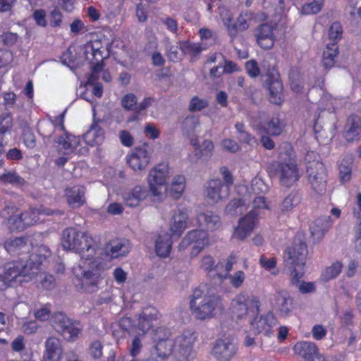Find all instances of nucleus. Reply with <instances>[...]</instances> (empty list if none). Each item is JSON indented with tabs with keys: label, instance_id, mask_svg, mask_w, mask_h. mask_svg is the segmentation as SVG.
Wrapping results in <instances>:
<instances>
[{
	"label": "nucleus",
	"instance_id": "obj_14",
	"mask_svg": "<svg viewBox=\"0 0 361 361\" xmlns=\"http://www.w3.org/2000/svg\"><path fill=\"white\" fill-rule=\"evenodd\" d=\"M238 352L235 339L230 336L219 338L213 343L211 354L217 361H230Z\"/></svg>",
	"mask_w": 361,
	"mask_h": 361
},
{
	"label": "nucleus",
	"instance_id": "obj_1",
	"mask_svg": "<svg viewBox=\"0 0 361 361\" xmlns=\"http://www.w3.org/2000/svg\"><path fill=\"white\" fill-rule=\"evenodd\" d=\"M61 246L65 250L78 254L81 260L72 268L75 286L85 293H94L103 279V270L94 259L97 250L94 238L87 233L73 227L64 229Z\"/></svg>",
	"mask_w": 361,
	"mask_h": 361
},
{
	"label": "nucleus",
	"instance_id": "obj_53",
	"mask_svg": "<svg viewBox=\"0 0 361 361\" xmlns=\"http://www.w3.org/2000/svg\"><path fill=\"white\" fill-rule=\"evenodd\" d=\"M38 131L43 137H45L50 138L53 137L54 138L56 136H54L53 135L54 133V125L51 121H48V120L42 121L39 123Z\"/></svg>",
	"mask_w": 361,
	"mask_h": 361
},
{
	"label": "nucleus",
	"instance_id": "obj_3",
	"mask_svg": "<svg viewBox=\"0 0 361 361\" xmlns=\"http://www.w3.org/2000/svg\"><path fill=\"white\" fill-rule=\"evenodd\" d=\"M293 148L288 142L279 147V160L273 161L269 172L280 185L287 188L293 185L300 178L298 167L292 157Z\"/></svg>",
	"mask_w": 361,
	"mask_h": 361
},
{
	"label": "nucleus",
	"instance_id": "obj_5",
	"mask_svg": "<svg viewBox=\"0 0 361 361\" xmlns=\"http://www.w3.org/2000/svg\"><path fill=\"white\" fill-rule=\"evenodd\" d=\"M37 264L13 261L0 266V290H4L13 283H22L32 280L37 273Z\"/></svg>",
	"mask_w": 361,
	"mask_h": 361
},
{
	"label": "nucleus",
	"instance_id": "obj_50",
	"mask_svg": "<svg viewBox=\"0 0 361 361\" xmlns=\"http://www.w3.org/2000/svg\"><path fill=\"white\" fill-rule=\"evenodd\" d=\"M343 264L340 262H335L329 267H327L322 274L324 281H328L337 277L341 272Z\"/></svg>",
	"mask_w": 361,
	"mask_h": 361
},
{
	"label": "nucleus",
	"instance_id": "obj_40",
	"mask_svg": "<svg viewBox=\"0 0 361 361\" xmlns=\"http://www.w3.org/2000/svg\"><path fill=\"white\" fill-rule=\"evenodd\" d=\"M261 126L267 134L274 136L280 135L283 128V124L277 117L272 118L269 121L262 123Z\"/></svg>",
	"mask_w": 361,
	"mask_h": 361
},
{
	"label": "nucleus",
	"instance_id": "obj_29",
	"mask_svg": "<svg viewBox=\"0 0 361 361\" xmlns=\"http://www.w3.org/2000/svg\"><path fill=\"white\" fill-rule=\"evenodd\" d=\"M269 91V100L275 104H281L283 101V84L279 75L276 73L270 75L267 80Z\"/></svg>",
	"mask_w": 361,
	"mask_h": 361
},
{
	"label": "nucleus",
	"instance_id": "obj_59",
	"mask_svg": "<svg viewBox=\"0 0 361 361\" xmlns=\"http://www.w3.org/2000/svg\"><path fill=\"white\" fill-rule=\"evenodd\" d=\"M35 317L41 321L45 322L50 318L51 309L49 305H45L34 311Z\"/></svg>",
	"mask_w": 361,
	"mask_h": 361
},
{
	"label": "nucleus",
	"instance_id": "obj_11",
	"mask_svg": "<svg viewBox=\"0 0 361 361\" xmlns=\"http://www.w3.org/2000/svg\"><path fill=\"white\" fill-rule=\"evenodd\" d=\"M209 245L208 233L203 230H192L183 238L178 245L180 251L191 247L190 255L192 257L197 256L206 247Z\"/></svg>",
	"mask_w": 361,
	"mask_h": 361
},
{
	"label": "nucleus",
	"instance_id": "obj_19",
	"mask_svg": "<svg viewBox=\"0 0 361 361\" xmlns=\"http://www.w3.org/2000/svg\"><path fill=\"white\" fill-rule=\"evenodd\" d=\"M149 192L145 186L137 185L121 194L122 200L130 208L140 207L148 198Z\"/></svg>",
	"mask_w": 361,
	"mask_h": 361
},
{
	"label": "nucleus",
	"instance_id": "obj_42",
	"mask_svg": "<svg viewBox=\"0 0 361 361\" xmlns=\"http://www.w3.org/2000/svg\"><path fill=\"white\" fill-rule=\"evenodd\" d=\"M200 126L199 118L195 116H188L185 118L181 124V130L184 135L192 136L196 128Z\"/></svg>",
	"mask_w": 361,
	"mask_h": 361
},
{
	"label": "nucleus",
	"instance_id": "obj_51",
	"mask_svg": "<svg viewBox=\"0 0 361 361\" xmlns=\"http://www.w3.org/2000/svg\"><path fill=\"white\" fill-rule=\"evenodd\" d=\"M180 48L185 54H190L192 56H196L206 47H203L199 43H192L188 42H183Z\"/></svg>",
	"mask_w": 361,
	"mask_h": 361
},
{
	"label": "nucleus",
	"instance_id": "obj_21",
	"mask_svg": "<svg viewBox=\"0 0 361 361\" xmlns=\"http://www.w3.org/2000/svg\"><path fill=\"white\" fill-rule=\"evenodd\" d=\"M293 350L307 361H325L324 356L319 353L318 348L313 342H298L294 345Z\"/></svg>",
	"mask_w": 361,
	"mask_h": 361
},
{
	"label": "nucleus",
	"instance_id": "obj_9",
	"mask_svg": "<svg viewBox=\"0 0 361 361\" xmlns=\"http://www.w3.org/2000/svg\"><path fill=\"white\" fill-rule=\"evenodd\" d=\"M55 213L61 214L59 211H54L44 207L30 208L20 215L10 216L8 219V223L13 229L23 231L27 227L43 221L42 216L53 215Z\"/></svg>",
	"mask_w": 361,
	"mask_h": 361
},
{
	"label": "nucleus",
	"instance_id": "obj_25",
	"mask_svg": "<svg viewBox=\"0 0 361 361\" xmlns=\"http://www.w3.org/2000/svg\"><path fill=\"white\" fill-rule=\"evenodd\" d=\"M188 214L185 209L174 211L170 224L171 236L179 238L187 228Z\"/></svg>",
	"mask_w": 361,
	"mask_h": 361
},
{
	"label": "nucleus",
	"instance_id": "obj_58",
	"mask_svg": "<svg viewBox=\"0 0 361 361\" xmlns=\"http://www.w3.org/2000/svg\"><path fill=\"white\" fill-rule=\"evenodd\" d=\"M228 279L230 280L231 285L235 288H240L245 279V274L243 271H237L233 274H229Z\"/></svg>",
	"mask_w": 361,
	"mask_h": 361
},
{
	"label": "nucleus",
	"instance_id": "obj_60",
	"mask_svg": "<svg viewBox=\"0 0 361 361\" xmlns=\"http://www.w3.org/2000/svg\"><path fill=\"white\" fill-rule=\"evenodd\" d=\"M252 18V13L250 12L247 11L240 13L237 19L238 27L240 32L245 31L249 27L247 20Z\"/></svg>",
	"mask_w": 361,
	"mask_h": 361
},
{
	"label": "nucleus",
	"instance_id": "obj_23",
	"mask_svg": "<svg viewBox=\"0 0 361 361\" xmlns=\"http://www.w3.org/2000/svg\"><path fill=\"white\" fill-rule=\"evenodd\" d=\"M54 141L56 144V147L59 152L64 154H69L73 152L79 146L81 138L64 131V133L56 135Z\"/></svg>",
	"mask_w": 361,
	"mask_h": 361
},
{
	"label": "nucleus",
	"instance_id": "obj_30",
	"mask_svg": "<svg viewBox=\"0 0 361 361\" xmlns=\"http://www.w3.org/2000/svg\"><path fill=\"white\" fill-rule=\"evenodd\" d=\"M43 361H58L61 357L62 347L59 338L49 337L45 341Z\"/></svg>",
	"mask_w": 361,
	"mask_h": 361
},
{
	"label": "nucleus",
	"instance_id": "obj_57",
	"mask_svg": "<svg viewBox=\"0 0 361 361\" xmlns=\"http://www.w3.org/2000/svg\"><path fill=\"white\" fill-rule=\"evenodd\" d=\"M208 106V102L206 99H200L198 97H193L189 104V110L190 111H199L206 108Z\"/></svg>",
	"mask_w": 361,
	"mask_h": 361
},
{
	"label": "nucleus",
	"instance_id": "obj_4",
	"mask_svg": "<svg viewBox=\"0 0 361 361\" xmlns=\"http://www.w3.org/2000/svg\"><path fill=\"white\" fill-rule=\"evenodd\" d=\"M190 309L197 319L207 320L223 312L224 307L219 296L206 294L196 288L190 298Z\"/></svg>",
	"mask_w": 361,
	"mask_h": 361
},
{
	"label": "nucleus",
	"instance_id": "obj_43",
	"mask_svg": "<svg viewBox=\"0 0 361 361\" xmlns=\"http://www.w3.org/2000/svg\"><path fill=\"white\" fill-rule=\"evenodd\" d=\"M185 188V178L182 175L176 176L171 183V193L176 198H179Z\"/></svg>",
	"mask_w": 361,
	"mask_h": 361
},
{
	"label": "nucleus",
	"instance_id": "obj_18",
	"mask_svg": "<svg viewBox=\"0 0 361 361\" xmlns=\"http://www.w3.org/2000/svg\"><path fill=\"white\" fill-rule=\"evenodd\" d=\"M128 240L116 238L109 240L104 245L99 255L106 259H114L126 256L130 250Z\"/></svg>",
	"mask_w": 361,
	"mask_h": 361
},
{
	"label": "nucleus",
	"instance_id": "obj_56",
	"mask_svg": "<svg viewBox=\"0 0 361 361\" xmlns=\"http://www.w3.org/2000/svg\"><path fill=\"white\" fill-rule=\"evenodd\" d=\"M119 326L123 330L128 332L130 336L136 333V324L130 317H122L119 321Z\"/></svg>",
	"mask_w": 361,
	"mask_h": 361
},
{
	"label": "nucleus",
	"instance_id": "obj_55",
	"mask_svg": "<svg viewBox=\"0 0 361 361\" xmlns=\"http://www.w3.org/2000/svg\"><path fill=\"white\" fill-rule=\"evenodd\" d=\"M215 260L211 255H204L202 257L200 267L208 274H212L214 269Z\"/></svg>",
	"mask_w": 361,
	"mask_h": 361
},
{
	"label": "nucleus",
	"instance_id": "obj_16",
	"mask_svg": "<svg viewBox=\"0 0 361 361\" xmlns=\"http://www.w3.org/2000/svg\"><path fill=\"white\" fill-rule=\"evenodd\" d=\"M278 324L276 317L271 312L264 314H257L250 322V330L255 334H263L270 337L274 334V328Z\"/></svg>",
	"mask_w": 361,
	"mask_h": 361
},
{
	"label": "nucleus",
	"instance_id": "obj_49",
	"mask_svg": "<svg viewBox=\"0 0 361 361\" xmlns=\"http://www.w3.org/2000/svg\"><path fill=\"white\" fill-rule=\"evenodd\" d=\"M214 150V144L211 140H206L200 145L199 149L195 151L194 156L197 159L210 158Z\"/></svg>",
	"mask_w": 361,
	"mask_h": 361
},
{
	"label": "nucleus",
	"instance_id": "obj_15",
	"mask_svg": "<svg viewBox=\"0 0 361 361\" xmlns=\"http://www.w3.org/2000/svg\"><path fill=\"white\" fill-rule=\"evenodd\" d=\"M169 176V168L166 164H159L150 170L147 183L149 190L154 197L161 195L162 189L166 188Z\"/></svg>",
	"mask_w": 361,
	"mask_h": 361
},
{
	"label": "nucleus",
	"instance_id": "obj_8",
	"mask_svg": "<svg viewBox=\"0 0 361 361\" xmlns=\"http://www.w3.org/2000/svg\"><path fill=\"white\" fill-rule=\"evenodd\" d=\"M253 209L246 216L239 220L238 226L235 228L233 237L243 240L248 237L254 230L259 214L255 209H269L264 197H256L252 201Z\"/></svg>",
	"mask_w": 361,
	"mask_h": 361
},
{
	"label": "nucleus",
	"instance_id": "obj_62",
	"mask_svg": "<svg viewBox=\"0 0 361 361\" xmlns=\"http://www.w3.org/2000/svg\"><path fill=\"white\" fill-rule=\"evenodd\" d=\"M259 265L267 271H271L276 266V259L275 257H267L262 255L259 259Z\"/></svg>",
	"mask_w": 361,
	"mask_h": 361
},
{
	"label": "nucleus",
	"instance_id": "obj_10",
	"mask_svg": "<svg viewBox=\"0 0 361 361\" xmlns=\"http://www.w3.org/2000/svg\"><path fill=\"white\" fill-rule=\"evenodd\" d=\"M51 322L54 329L68 341L76 339L81 332L80 324L72 321L61 312L52 315Z\"/></svg>",
	"mask_w": 361,
	"mask_h": 361
},
{
	"label": "nucleus",
	"instance_id": "obj_52",
	"mask_svg": "<svg viewBox=\"0 0 361 361\" xmlns=\"http://www.w3.org/2000/svg\"><path fill=\"white\" fill-rule=\"evenodd\" d=\"M0 180L5 183L16 185H23L25 183L23 178L19 176L16 173L11 171H8L0 175Z\"/></svg>",
	"mask_w": 361,
	"mask_h": 361
},
{
	"label": "nucleus",
	"instance_id": "obj_22",
	"mask_svg": "<svg viewBox=\"0 0 361 361\" xmlns=\"http://www.w3.org/2000/svg\"><path fill=\"white\" fill-rule=\"evenodd\" d=\"M149 159V153L145 147H137L126 157L128 166L136 172L145 169Z\"/></svg>",
	"mask_w": 361,
	"mask_h": 361
},
{
	"label": "nucleus",
	"instance_id": "obj_64",
	"mask_svg": "<svg viewBox=\"0 0 361 361\" xmlns=\"http://www.w3.org/2000/svg\"><path fill=\"white\" fill-rule=\"evenodd\" d=\"M342 27L339 23H334L329 30V38L334 42L341 38L342 36Z\"/></svg>",
	"mask_w": 361,
	"mask_h": 361
},
{
	"label": "nucleus",
	"instance_id": "obj_41",
	"mask_svg": "<svg viewBox=\"0 0 361 361\" xmlns=\"http://www.w3.org/2000/svg\"><path fill=\"white\" fill-rule=\"evenodd\" d=\"M300 202V196L295 192H291L283 200L279 205V209L282 213L288 214L292 212Z\"/></svg>",
	"mask_w": 361,
	"mask_h": 361
},
{
	"label": "nucleus",
	"instance_id": "obj_20",
	"mask_svg": "<svg viewBox=\"0 0 361 361\" xmlns=\"http://www.w3.org/2000/svg\"><path fill=\"white\" fill-rule=\"evenodd\" d=\"M230 193L228 185L220 179H212L207 183L205 190L206 198L211 204H216L226 200Z\"/></svg>",
	"mask_w": 361,
	"mask_h": 361
},
{
	"label": "nucleus",
	"instance_id": "obj_46",
	"mask_svg": "<svg viewBox=\"0 0 361 361\" xmlns=\"http://www.w3.org/2000/svg\"><path fill=\"white\" fill-rule=\"evenodd\" d=\"M235 128L238 134L237 138L240 142L246 143L250 145L255 143L254 137L246 130L245 126L243 123L237 122L235 124Z\"/></svg>",
	"mask_w": 361,
	"mask_h": 361
},
{
	"label": "nucleus",
	"instance_id": "obj_33",
	"mask_svg": "<svg viewBox=\"0 0 361 361\" xmlns=\"http://www.w3.org/2000/svg\"><path fill=\"white\" fill-rule=\"evenodd\" d=\"M331 225V218L329 216L317 219L310 226L311 235L314 242H319L324 233Z\"/></svg>",
	"mask_w": 361,
	"mask_h": 361
},
{
	"label": "nucleus",
	"instance_id": "obj_38",
	"mask_svg": "<svg viewBox=\"0 0 361 361\" xmlns=\"http://www.w3.org/2000/svg\"><path fill=\"white\" fill-rule=\"evenodd\" d=\"M130 336V341L128 343L127 348L130 355L135 357L141 353L145 336L143 334L135 333Z\"/></svg>",
	"mask_w": 361,
	"mask_h": 361
},
{
	"label": "nucleus",
	"instance_id": "obj_12",
	"mask_svg": "<svg viewBox=\"0 0 361 361\" xmlns=\"http://www.w3.org/2000/svg\"><path fill=\"white\" fill-rule=\"evenodd\" d=\"M261 302L257 296H248L243 293L237 295L231 301V312L238 319L245 317L248 311L259 313Z\"/></svg>",
	"mask_w": 361,
	"mask_h": 361
},
{
	"label": "nucleus",
	"instance_id": "obj_17",
	"mask_svg": "<svg viewBox=\"0 0 361 361\" xmlns=\"http://www.w3.org/2000/svg\"><path fill=\"white\" fill-rule=\"evenodd\" d=\"M286 260L292 265L293 269L304 271L307 256L306 243L299 238L294 240L293 245L286 251Z\"/></svg>",
	"mask_w": 361,
	"mask_h": 361
},
{
	"label": "nucleus",
	"instance_id": "obj_7",
	"mask_svg": "<svg viewBox=\"0 0 361 361\" xmlns=\"http://www.w3.org/2000/svg\"><path fill=\"white\" fill-rule=\"evenodd\" d=\"M317 153L311 151L305 155L308 181L312 190L317 194L325 192L326 188V173L324 165L319 159Z\"/></svg>",
	"mask_w": 361,
	"mask_h": 361
},
{
	"label": "nucleus",
	"instance_id": "obj_31",
	"mask_svg": "<svg viewBox=\"0 0 361 361\" xmlns=\"http://www.w3.org/2000/svg\"><path fill=\"white\" fill-rule=\"evenodd\" d=\"M361 133V118L357 115L348 117L343 133L344 138L348 142L359 140Z\"/></svg>",
	"mask_w": 361,
	"mask_h": 361
},
{
	"label": "nucleus",
	"instance_id": "obj_37",
	"mask_svg": "<svg viewBox=\"0 0 361 361\" xmlns=\"http://www.w3.org/2000/svg\"><path fill=\"white\" fill-rule=\"evenodd\" d=\"M304 271L298 270L297 269H292L291 271V281L292 283L295 285L300 293H309L315 290L314 283L312 282L300 281V279L303 276Z\"/></svg>",
	"mask_w": 361,
	"mask_h": 361
},
{
	"label": "nucleus",
	"instance_id": "obj_13",
	"mask_svg": "<svg viewBox=\"0 0 361 361\" xmlns=\"http://www.w3.org/2000/svg\"><path fill=\"white\" fill-rule=\"evenodd\" d=\"M42 235L39 233L28 236H22L7 239L4 247L11 255H23L30 254L33 246V242H40Z\"/></svg>",
	"mask_w": 361,
	"mask_h": 361
},
{
	"label": "nucleus",
	"instance_id": "obj_32",
	"mask_svg": "<svg viewBox=\"0 0 361 361\" xmlns=\"http://www.w3.org/2000/svg\"><path fill=\"white\" fill-rule=\"evenodd\" d=\"M257 44L264 49H268L274 44L273 27L268 24L260 25L255 34Z\"/></svg>",
	"mask_w": 361,
	"mask_h": 361
},
{
	"label": "nucleus",
	"instance_id": "obj_48",
	"mask_svg": "<svg viewBox=\"0 0 361 361\" xmlns=\"http://www.w3.org/2000/svg\"><path fill=\"white\" fill-rule=\"evenodd\" d=\"M13 127V117L10 113H3L0 115V142H3L4 135L10 133Z\"/></svg>",
	"mask_w": 361,
	"mask_h": 361
},
{
	"label": "nucleus",
	"instance_id": "obj_34",
	"mask_svg": "<svg viewBox=\"0 0 361 361\" xmlns=\"http://www.w3.org/2000/svg\"><path fill=\"white\" fill-rule=\"evenodd\" d=\"M197 221L199 226L205 227L211 231L219 229L221 226L220 217L212 212L200 213L197 216Z\"/></svg>",
	"mask_w": 361,
	"mask_h": 361
},
{
	"label": "nucleus",
	"instance_id": "obj_26",
	"mask_svg": "<svg viewBox=\"0 0 361 361\" xmlns=\"http://www.w3.org/2000/svg\"><path fill=\"white\" fill-rule=\"evenodd\" d=\"M38 242H33L32 246V253L26 257H22L19 261H23L24 263L37 264V273L40 271V266L44 259L49 257L51 255L49 248L43 244L38 245Z\"/></svg>",
	"mask_w": 361,
	"mask_h": 361
},
{
	"label": "nucleus",
	"instance_id": "obj_36",
	"mask_svg": "<svg viewBox=\"0 0 361 361\" xmlns=\"http://www.w3.org/2000/svg\"><path fill=\"white\" fill-rule=\"evenodd\" d=\"M172 247L171 236L168 233L159 235L156 243L155 251L160 257H166L169 256Z\"/></svg>",
	"mask_w": 361,
	"mask_h": 361
},
{
	"label": "nucleus",
	"instance_id": "obj_63",
	"mask_svg": "<svg viewBox=\"0 0 361 361\" xmlns=\"http://www.w3.org/2000/svg\"><path fill=\"white\" fill-rule=\"evenodd\" d=\"M245 205V200L244 199H233L226 206V210L227 212L236 214L238 212L236 211L238 208Z\"/></svg>",
	"mask_w": 361,
	"mask_h": 361
},
{
	"label": "nucleus",
	"instance_id": "obj_47",
	"mask_svg": "<svg viewBox=\"0 0 361 361\" xmlns=\"http://www.w3.org/2000/svg\"><path fill=\"white\" fill-rule=\"evenodd\" d=\"M325 0H312V2L302 6L300 13L302 15H314L321 11Z\"/></svg>",
	"mask_w": 361,
	"mask_h": 361
},
{
	"label": "nucleus",
	"instance_id": "obj_27",
	"mask_svg": "<svg viewBox=\"0 0 361 361\" xmlns=\"http://www.w3.org/2000/svg\"><path fill=\"white\" fill-rule=\"evenodd\" d=\"M274 307L281 316L289 314L293 310V300L286 290H277L274 295Z\"/></svg>",
	"mask_w": 361,
	"mask_h": 361
},
{
	"label": "nucleus",
	"instance_id": "obj_54",
	"mask_svg": "<svg viewBox=\"0 0 361 361\" xmlns=\"http://www.w3.org/2000/svg\"><path fill=\"white\" fill-rule=\"evenodd\" d=\"M65 111L53 118H49L54 125V134L58 135L66 131L64 126Z\"/></svg>",
	"mask_w": 361,
	"mask_h": 361
},
{
	"label": "nucleus",
	"instance_id": "obj_28",
	"mask_svg": "<svg viewBox=\"0 0 361 361\" xmlns=\"http://www.w3.org/2000/svg\"><path fill=\"white\" fill-rule=\"evenodd\" d=\"M85 188L82 185H75L65 190L68 204L73 209L82 207L86 202Z\"/></svg>",
	"mask_w": 361,
	"mask_h": 361
},
{
	"label": "nucleus",
	"instance_id": "obj_61",
	"mask_svg": "<svg viewBox=\"0 0 361 361\" xmlns=\"http://www.w3.org/2000/svg\"><path fill=\"white\" fill-rule=\"evenodd\" d=\"M23 138L25 145L29 148H33L35 146V137L31 129L25 127L23 132Z\"/></svg>",
	"mask_w": 361,
	"mask_h": 361
},
{
	"label": "nucleus",
	"instance_id": "obj_2",
	"mask_svg": "<svg viewBox=\"0 0 361 361\" xmlns=\"http://www.w3.org/2000/svg\"><path fill=\"white\" fill-rule=\"evenodd\" d=\"M171 334L169 329L161 326L153 331L152 339L156 343L154 350L160 358L171 356L175 361H189L197 336L187 330L174 338H171Z\"/></svg>",
	"mask_w": 361,
	"mask_h": 361
},
{
	"label": "nucleus",
	"instance_id": "obj_35",
	"mask_svg": "<svg viewBox=\"0 0 361 361\" xmlns=\"http://www.w3.org/2000/svg\"><path fill=\"white\" fill-rule=\"evenodd\" d=\"M83 140L88 145H100L104 140V131L98 122L94 121L90 129L83 135Z\"/></svg>",
	"mask_w": 361,
	"mask_h": 361
},
{
	"label": "nucleus",
	"instance_id": "obj_44",
	"mask_svg": "<svg viewBox=\"0 0 361 361\" xmlns=\"http://www.w3.org/2000/svg\"><path fill=\"white\" fill-rule=\"evenodd\" d=\"M35 277L38 278L37 287L39 288L51 290L55 286V278L53 275L46 273H39V271L33 276L32 279Z\"/></svg>",
	"mask_w": 361,
	"mask_h": 361
},
{
	"label": "nucleus",
	"instance_id": "obj_6",
	"mask_svg": "<svg viewBox=\"0 0 361 361\" xmlns=\"http://www.w3.org/2000/svg\"><path fill=\"white\" fill-rule=\"evenodd\" d=\"M85 59L91 65L92 73L87 78V83L94 85L98 80L102 68L103 60L109 56L107 44L104 45L102 40H91L82 48Z\"/></svg>",
	"mask_w": 361,
	"mask_h": 361
},
{
	"label": "nucleus",
	"instance_id": "obj_24",
	"mask_svg": "<svg viewBox=\"0 0 361 361\" xmlns=\"http://www.w3.org/2000/svg\"><path fill=\"white\" fill-rule=\"evenodd\" d=\"M158 311L154 307H145L138 315L136 324V333L146 335L152 327L153 321L157 319Z\"/></svg>",
	"mask_w": 361,
	"mask_h": 361
},
{
	"label": "nucleus",
	"instance_id": "obj_45",
	"mask_svg": "<svg viewBox=\"0 0 361 361\" xmlns=\"http://www.w3.org/2000/svg\"><path fill=\"white\" fill-rule=\"evenodd\" d=\"M353 159L351 157L343 159L339 166V175L342 183L348 182L351 178Z\"/></svg>",
	"mask_w": 361,
	"mask_h": 361
},
{
	"label": "nucleus",
	"instance_id": "obj_39",
	"mask_svg": "<svg viewBox=\"0 0 361 361\" xmlns=\"http://www.w3.org/2000/svg\"><path fill=\"white\" fill-rule=\"evenodd\" d=\"M338 54V47L336 43L326 45L323 53V65L326 68H331L334 65L335 58Z\"/></svg>",
	"mask_w": 361,
	"mask_h": 361
}]
</instances>
